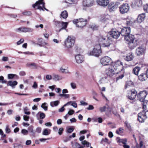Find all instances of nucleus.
Segmentation results:
<instances>
[{"label":"nucleus","mask_w":148,"mask_h":148,"mask_svg":"<svg viewBox=\"0 0 148 148\" xmlns=\"http://www.w3.org/2000/svg\"><path fill=\"white\" fill-rule=\"evenodd\" d=\"M81 144L84 145H86L87 147H89L90 145V143L86 140L82 141Z\"/></svg>","instance_id":"37"},{"label":"nucleus","mask_w":148,"mask_h":148,"mask_svg":"<svg viewBox=\"0 0 148 148\" xmlns=\"http://www.w3.org/2000/svg\"><path fill=\"white\" fill-rule=\"evenodd\" d=\"M145 17V13H142L139 15L137 19V20L134 21L137 22V23H140L142 22L144 20Z\"/></svg>","instance_id":"18"},{"label":"nucleus","mask_w":148,"mask_h":148,"mask_svg":"<svg viewBox=\"0 0 148 148\" xmlns=\"http://www.w3.org/2000/svg\"><path fill=\"white\" fill-rule=\"evenodd\" d=\"M47 104L46 103H42L41 105V107L43 108L45 111H47V107L46 106Z\"/></svg>","instance_id":"42"},{"label":"nucleus","mask_w":148,"mask_h":148,"mask_svg":"<svg viewBox=\"0 0 148 148\" xmlns=\"http://www.w3.org/2000/svg\"><path fill=\"white\" fill-rule=\"evenodd\" d=\"M43 0H39L38 1L36 2L33 5V7L35 8L36 7H37V9L39 10H44L42 7L46 10L48 11V10L46 9L44 7L45 3L43 2Z\"/></svg>","instance_id":"6"},{"label":"nucleus","mask_w":148,"mask_h":148,"mask_svg":"<svg viewBox=\"0 0 148 148\" xmlns=\"http://www.w3.org/2000/svg\"><path fill=\"white\" fill-rule=\"evenodd\" d=\"M29 130L30 133V135L34 137L36 136V132L34 130V127L32 126H31L29 127Z\"/></svg>","instance_id":"26"},{"label":"nucleus","mask_w":148,"mask_h":148,"mask_svg":"<svg viewBox=\"0 0 148 148\" xmlns=\"http://www.w3.org/2000/svg\"><path fill=\"white\" fill-rule=\"evenodd\" d=\"M63 130H64V129L63 128H62V127L60 128L59 129V131L58 132V134L59 135H61L62 134V132L63 131Z\"/></svg>","instance_id":"62"},{"label":"nucleus","mask_w":148,"mask_h":148,"mask_svg":"<svg viewBox=\"0 0 148 148\" xmlns=\"http://www.w3.org/2000/svg\"><path fill=\"white\" fill-rule=\"evenodd\" d=\"M94 109V107L92 105H90L87 108V109L88 110H93Z\"/></svg>","instance_id":"55"},{"label":"nucleus","mask_w":148,"mask_h":148,"mask_svg":"<svg viewBox=\"0 0 148 148\" xmlns=\"http://www.w3.org/2000/svg\"><path fill=\"white\" fill-rule=\"evenodd\" d=\"M0 82H1V83L3 84L5 83L6 82V81L4 80L3 77L2 76H1L0 77Z\"/></svg>","instance_id":"53"},{"label":"nucleus","mask_w":148,"mask_h":148,"mask_svg":"<svg viewBox=\"0 0 148 148\" xmlns=\"http://www.w3.org/2000/svg\"><path fill=\"white\" fill-rule=\"evenodd\" d=\"M93 3L92 0H84L83 1V5L84 7H89L92 6Z\"/></svg>","instance_id":"17"},{"label":"nucleus","mask_w":148,"mask_h":148,"mask_svg":"<svg viewBox=\"0 0 148 148\" xmlns=\"http://www.w3.org/2000/svg\"><path fill=\"white\" fill-rule=\"evenodd\" d=\"M60 15L63 18L66 19L68 17V13L66 11L64 10L61 12Z\"/></svg>","instance_id":"28"},{"label":"nucleus","mask_w":148,"mask_h":148,"mask_svg":"<svg viewBox=\"0 0 148 148\" xmlns=\"http://www.w3.org/2000/svg\"><path fill=\"white\" fill-rule=\"evenodd\" d=\"M2 60L4 62L7 61L8 60V58L7 57L3 56L2 57Z\"/></svg>","instance_id":"64"},{"label":"nucleus","mask_w":148,"mask_h":148,"mask_svg":"<svg viewBox=\"0 0 148 148\" xmlns=\"http://www.w3.org/2000/svg\"><path fill=\"white\" fill-rule=\"evenodd\" d=\"M24 41V39L23 38H21L19 41H18L17 42L16 44L18 45H20L21 44L23 43V42Z\"/></svg>","instance_id":"54"},{"label":"nucleus","mask_w":148,"mask_h":148,"mask_svg":"<svg viewBox=\"0 0 148 148\" xmlns=\"http://www.w3.org/2000/svg\"><path fill=\"white\" fill-rule=\"evenodd\" d=\"M73 22L76 25L77 27H81L84 26L86 25L87 21L86 19L80 18L73 20Z\"/></svg>","instance_id":"5"},{"label":"nucleus","mask_w":148,"mask_h":148,"mask_svg":"<svg viewBox=\"0 0 148 148\" xmlns=\"http://www.w3.org/2000/svg\"><path fill=\"white\" fill-rule=\"evenodd\" d=\"M111 66L117 72H119V73L120 71H123V63L119 60H118L113 63Z\"/></svg>","instance_id":"4"},{"label":"nucleus","mask_w":148,"mask_h":148,"mask_svg":"<svg viewBox=\"0 0 148 148\" xmlns=\"http://www.w3.org/2000/svg\"><path fill=\"white\" fill-rule=\"evenodd\" d=\"M91 28L93 30H97L98 28V26L95 24H92L90 25Z\"/></svg>","instance_id":"46"},{"label":"nucleus","mask_w":148,"mask_h":148,"mask_svg":"<svg viewBox=\"0 0 148 148\" xmlns=\"http://www.w3.org/2000/svg\"><path fill=\"white\" fill-rule=\"evenodd\" d=\"M101 51L100 44L97 45L95 46L93 50L88 53L89 56H93L99 57L101 54Z\"/></svg>","instance_id":"2"},{"label":"nucleus","mask_w":148,"mask_h":148,"mask_svg":"<svg viewBox=\"0 0 148 148\" xmlns=\"http://www.w3.org/2000/svg\"><path fill=\"white\" fill-rule=\"evenodd\" d=\"M71 105L75 108H76L77 107V103L75 101H72Z\"/></svg>","instance_id":"58"},{"label":"nucleus","mask_w":148,"mask_h":148,"mask_svg":"<svg viewBox=\"0 0 148 148\" xmlns=\"http://www.w3.org/2000/svg\"><path fill=\"white\" fill-rule=\"evenodd\" d=\"M109 34L113 38L117 39L119 37L120 33L117 30L113 29L109 32Z\"/></svg>","instance_id":"14"},{"label":"nucleus","mask_w":148,"mask_h":148,"mask_svg":"<svg viewBox=\"0 0 148 148\" xmlns=\"http://www.w3.org/2000/svg\"><path fill=\"white\" fill-rule=\"evenodd\" d=\"M21 133L24 135H27L28 134V131L26 130L23 129L21 130Z\"/></svg>","instance_id":"49"},{"label":"nucleus","mask_w":148,"mask_h":148,"mask_svg":"<svg viewBox=\"0 0 148 148\" xmlns=\"http://www.w3.org/2000/svg\"><path fill=\"white\" fill-rule=\"evenodd\" d=\"M119 4V2H117L115 3L113 2L110 3L108 6V9L109 11L112 12L115 11L118 7V5Z\"/></svg>","instance_id":"9"},{"label":"nucleus","mask_w":148,"mask_h":148,"mask_svg":"<svg viewBox=\"0 0 148 148\" xmlns=\"http://www.w3.org/2000/svg\"><path fill=\"white\" fill-rule=\"evenodd\" d=\"M144 10L146 12L148 13V3L144 5Z\"/></svg>","instance_id":"47"},{"label":"nucleus","mask_w":148,"mask_h":148,"mask_svg":"<svg viewBox=\"0 0 148 148\" xmlns=\"http://www.w3.org/2000/svg\"><path fill=\"white\" fill-rule=\"evenodd\" d=\"M147 93L146 91L144 90L140 92L137 95L138 100L141 102H143L146 96Z\"/></svg>","instance_id":"12"},{"label":"nucleus","mask_w":148,"mask_h":148,"mask_svg":"<svg viewBox=\"0 0 148 148\" xmlns=\"http://www.w3.org/2000/svg\"><path fill=\"white\" fill-rule=\"evenodd\" d=\"M62 79V77L57 74H54L53 75V79L55 81H58Z\"/></svg>","instance_id":"32"},{"label":"nucleus","mask_w":148,"mask_h":148,"mask_svg":"<svg viewBox=\"0 0 148 148\" xmlns=\"http://www.w3.org/2000/svg\"><path fill=\"white\" fill-rule=\"evenodd\" d=\"M110 40L108 39L105 42H103L101 44L103 47H107L109 46L110 45Z\"/></svg>","instance_id":"25"},{"label":"nucleus","mask_w":148,"mask_h":148,"mask_svg":"<svg viewBox=\"0 0 148 148\" xmlns=\"http://www.w3.org/2000/svg\"><path fill=\"white\" fill-rule=\"evenodd\" d=\"M51 130H50L48 129H44L42 133V134L43 135L45 136H47L49 135L50 133Z\"/></svg>","instance_id":"34"},{"label":"nucleus","mask_w":148,"mask_h":148,"mask_svg":"<svg viewBox=\"0 0 148 148\" xmlns=\"http://www.w3.org/2000/svg\"><path fill=\"white\" fill-rule=\"evenodd\" d=\"M70 85L72 89H74L76 88L77 87L76 84L75 83L71 82L70 83Z\"/></svg>","instance_id":"50"},{"label":"nucleus","mask_w":148,"mask_h":148,"mask_svg":"<svg viewBox=\"0 0 148 148\" xmlns=\"http://www.w3.org/2000/svg\"><path fill=\"white\" fill-rule=\"evenodd\" d=\"M143 102V109L145 111H148V100H144Z\"/></svg>","instance_id":"22"},{"label":"nucleus","mask_w":148,"mask_h":148,"mask_svg":"<svg viewBox=\"0 0 148 148\" xmlns=\"http://www.w3.org/2000/svg\"><path fill=\"white\" fill-rule=\"evenodd\" d=\"M112 62V59L108 56H105L101 58L100 60L101 64L104 66L108 65Z\"/></svg>","instance_id":"7"},{"label":"nucleus","mask_w":148,"mask_h":148,"mask_svg":"<svg viewBox=\"0 0 148 148\" xmlns=\"http://www.w3.org/2000/svg\"><path fill=\"white\" fill-rule=\"evenodd\" d=\"M74 130V129L72 128H69L67 130V132L68 133H71Z\"/></svg>","instance_id":"61"},{"label":"nucleus","mask_w":148,"mask_h":148,"mask_svg":"<svg viewBox=\"0 0 148 148\" xmlns=\"http://www.w3.org/2000/svg\"><path fill=\"white\" fill-rule=\"evenodd\" d=\"M45 78L47 80H50L52 79V77L50 75H46Z\"/></svg>","instance_id":"52"},{"label":"nucleus","mask_w":148,"mask_h":148,"mask_svg":"<svg viewBox=\"0 0 148 148\" xmlns=\"http://www.w3.org/2000/svg\"><path fill=\"white\" fill-rule=\"evenodd\" d=\"M59 103V101H51L50 103V105L52 107L54 106H57Z\"/></svg>","instance_id":"35"},{"label":"nucleus","mask_w":148,"mask_h":148,"mask_svg":"<svg viewBox=\"0 0 148 148\" xmlns=\"http://www.w3.org/2000/svg\"><path fill=\"white\" fill-rule=\"evenodd\" d=\"M130 100H134L136 98L137 94L136 91L135 90H132L131 91Z\"/></svg>","instance_id":"24"},{"label":"nucleus","mask_w":148,"mask_h":148,"mask_svg":"<svg viewBox=\"0 0 148 148\" xmlns=\"http://www.w3.org/2000/svg\"><path fill=\"white\" fill-rule=\"evenodd\" d=\"M123 129L122 128L120 127L119 128V130H116V133L118 134H120L123 132Z\"/></svg>","instance_id":"43"},{"label":"nucleus","mask_w":148,"mask_h":148,"mask_svg":"<svg viewBox=\"0 0 148 148\" xmlns=\"http://www.w3.org/2000/svg\"><path fill=\"white\" fill-rule=\"evenodd\" d=\"M108 16L106 15L103 16L101 17V20L103 22L106 23V21H107L108 20Z\"/></svg>","instance_id":"38"},{"label":"nucleus","mask_w":148,"mask_h":148,"mask_svg":"<svg viewBox=\"0 0 148 148\" xmlns=\"http://www.w3.org/2000/svg\"><path fill=\"white\" fill-rule=\"evenodd\" d=\"M59 71L60 72L65 74L68 73L69 72L68 68L64 67V66H62L60 67Z\"/></svg>","instance_id":"27"},{"label":"nucleus","mask_w":148,"mask_h":148,"mask_svg":"<svg viewBox=\"0 0 148 148\" xmlns=\"http://www.w3.org/2000/svg\"><path fill=\"white\" fill-rule=\"evenodd\" d=\"M59 95L61 97H64L65 98H69L70 97V95H69L67 94H62L60 93L59 94Z\"/></svg>","instance_id":"41"},{"label":"nucleus","mask_w":148,"mask_h":148,"mask_svg":"<svg viewBox=\"0 0 148 148\" xmlns=\"http://www.w3.org/2000/svg\"><path fill=\"white\" fill-rule=\"evenodd\" d=\"M8 85L13 87L14 86L16 85L17 84V82L16 81H14L13 82L11 81H9L8 82Z\"/></svg>","instance_id":"36"},{"label":"nucleus","mask_w":148,"mask_h":148,"mask_svg":"<svg viewBox=\"0 0 148 148\" xmlns=\"http://www.w3.org/2000/svg\"><path fill=\"white\" fill-rule=\"evenodd\" d=\"M145 51V48L142 47H140L136 49V54L137 56H140L144 53Z\"/></svg>","instance_id":"19"},{"label":"nucleus","mask_w":148,"mask_h":148,"mask_svg":"<svg viewBox=\"0 0 148 148\" xmlns=\"http://www.w3.org/2000/svg\"><path fill=\"white\" fill-rule=\"evenodd\" d=\"M26 66L27 67L32 69H35L37 68V66L34 63H27V64Z\"/></svg>","instance_id":"31"},{"label":"nucleus","mask_w":148,"mask_h":148,"mask_svg":"<svg viewBox=\"0 0 148 148\" xmlns=\"http://www.w3.org/2000/svg\"><path fill=\"white\" fill-rule=\"evenodd\" d=\"M120 11L122 14H124L127 12L129 10V4L124 3L119 7Z\"/></svg>","instance_id":"10"},{"label":"nucleus","mask_w":148,"mask_h":148,"mask_svg":"<svg viewBox=\"0 0 148 148\" xmlns=\"http://www.w3.org/2000/svg\"><path fill=\"white\" fill-rule=\"evenodd\" d=\"M97 2L99 5L103 7H106L109 4V0H97Z\"/></svg>","instance_id":"16"},{"label":"nucleus","mask_w":148,"mask_h":148,"mask_svg":"<svg viewBox=\"0 0 148 148\" xmlns=\"http://www.w3.org/2000/svg\"><path fill=\"white\" fill-rule=\"evenodd\" d=\"M140 68L139 67L136 66L134 68L133 70V72L136 75H137L138 74L139 71L140 70Z\"/></svg>","instance_id":"33"},{"label":"nucleus","mask_w":148,"mask_h":148,"mask_svg":"<svg viewBox=\"0 0 148 148\" xmlns=\"http://www.w3.org/2000/svg\"><path fill=\"white\" fill-rule=\"evenodd\" d=\"M75 42V38L72 36H69L64 40V45L65 48L70 49L73 46Z\"/></svg>","instance_id":"1"},{"label":"nucleus","mask_w":148,"mask_h":148,"mask_svg":"<svg viewBox=\"0 0 148 148\" xmlns=\"http://www.w3.org/2000/svg\"><path fill=\"white\" fill-rule=\"evenodd\" d=\"M138 79L141 81L145 80L146 79L145 74L144 73H142L138 76Z\"/></svg>","instance_id":"29"},{"label":"nucleus","mask_w":148,"mask_h":148,"mask_svg":"<svg viewBox=\"0 0 148 148\" xmlns=\"http://www.w3.org/2000/svg\"><path fill=\"white\" fill-rule=\"evenodd\" d=\"M116 140L117 143L120 145L121 144L123 145L126 144L127 142V139L126 138H120L119 137L116 138Z\"/></svg>","instance_id":"21"},{"label":"nucleus","mask_w":148,"mask_h":148,"mask_svg":"<svg viewBox=\"0 0 148 148\" xmlns=\"http://www.w3.org/2000/svg\"><path fill=\"white\" fill-rule=\"evenodd\" d=\"M109 106L108 105L106 104V106H103V107H101L100 108V110L101 112H104L105 111L106 108H108Z\"/></svg>","instance_id":"39"},{"label":"nucleus","mask_w":148,"mask_h":148,"mask_svg":"<svg viewBox=\"0 0 148 148\" xmlns=\"http://www.w3.org/2000/svg\"><path fill=\"white\" fill-rule=\"evenodd\" d=\"M68 25V23L67 22H62V27L59 29V32H60L63 29H66Z\"/></svg>","instance_id":"30"},{"label":"nucleus","mask_w":148,"mask_h":148,"mask_svg":"<svg viewBox=\"0 0 148 148\" xmlns=\"http://www.w3.org/2000/svg\"><path fill=\"white\" fill-rule=\"evenodd\" d=\"M33 31V30L32 29L25 27H19L15 29L16 32L19 33L32 32Z\"/></svg>","instance_id":"8"},{"label":"nucleus","mask_w":148,"mask_h":148,"mask_svg":"<svg viewBox=\"0 0 148 148\" xmlns=\"http://www.w3.org/2000/svg\"><path fill=\"white\" fill-rule=\"evenodd\" d=\"M28 110V109L27 107H25L23 109V110L25 113L27 115L29 114H30V112L27 111Z\"/></svg>","instance_id":"48"},{"label":"nucleus","mask_w":148,"mask_h":148,"mask_svg":"<svg viewBox=\"0 0 148 148\" xmlns=\"http://www.w3.org/2000/svg\"><path fill=\"white\" fill-rule=\"evenodd\" d=\"M106 73L107 75L110 77L113 76L114 74L119 73V72H117L116 70L114 69L111 66L106 70Z\"/></svg>","instance_id":"13"},{"label":"nucleus","mask_w":148,"mask_h":148,"mask_svg":"<svg viewBox=\"0 0 148 148\" xmlns=\"http://www.w3.org/2000/svg\"><path fill=\"white\" fill-rule=\"evenodd\" d=\"M146 111L144 110L139 113L138 114V119L140 122H143L147 118Z\"/></svg>","instance_id":"11"},{"label":"nucleus","mask_w":148,"mask_h":148,"mask_svg":"<svg viewBox=\"0 0 148 148\" xmlns=\"http://www.w3.org/2000/svg\"><path fill=\"white\" fill-rule=\"evenodd\" d=\"M80 103L81 105L83 106H86L88 105L87 103L83 101H80Z\"/></svg>","instance_id":"60"},{"label":"nucleus","mask_w":148,"mask_h":148,"mask_svg":"<svg viewBox=\"0 0 148 148\" xmlns=\"http://www.w3.org/2000/svg\"><path fill=\"white\" fill-rule=\"evenodd\" d=\"M5 130V132L7 134L10 133V130L9 128V126L8 125L6 126Z\"/></svg>","instance_id":"45"},{"label":"nucleus","mask_w":148,"mask_h":148,"mask_svg":"<svg viewBox=\"0 0 148 148\" xmlns=\"http://www.w3.org/2000/svg\"><path fill=\"white\" fill-rule=\"evenodd\" d=\"M71 143L72 144V146L73 148H78V147L80 145V144L77 143H73V141L71 142Z\"/></svg>","instance_id":"40"},{"label":"nucleus","mask_w":148,"mask_h":148,"mask_svg":"<svg viewBox=\"0 0 148 148\" xmlns=\"http://www.w3.org/2000/svg\"><path fill=\"white\" fill-rule=\"evenodd\" d=\"M75 59L77 63H80L84 61L83 56L81 55L78 54L75 55Z\"/></svg>","instance_id":"20"},{"label":"nucleus","mask_w":148,"mask_h":148,"mask_svg":"<svg viewBox=\"0 0 148 148\" xmlns=\"http://www.w3.org/2000/svg\"><path fill=\"white\" fill-rule=\"evenodd\" d=\"M130 49H132L135 47L137 45V43L136 40H134V36H130Z\"/></svg>","instance_id":"15"},{"label":"nucleus","mask_w":148,"mask_h":148,"mask_svg":"<svg viewBox=\"0 0 148 148\" xmlns=\"http://www.w3.org/2000/svg\"><path fill=\"white\" fill-rule=\"evenodd\" d=\"M130 84V82L129 81H127L125 86V89H127V88L129 87Z\"/></svg>","instance_id":"56"},{"label":"nucleus","mask_w":148,"mask_h":148,"mask_svg":"<svg viewBox=\"0 0 148 148\" xmlns=\"http://www.w3.org/2000/svg\"><path fill=\"white\" fill-rule=\"evenodd\" d=\"M108 39L107 38L106 36L104 35H101L99 39V42L100 44L104 42H105Z\"/></svg>","instance_id":"23"},{"label":"nucleus","mask_w":148,"mask_h":148,"mask_svg":"<svg viewBox=\"0 0 148 148\" xmlns=\"http://www.w3.org/2000/svg\"><path fill=\"white\" fill-rule=\"evenodd\" d=\"M123 36H125V40L128 44L130 43V27H124L121 31L120 33Z\"/></svg>","instance_id":"3"},{"label":"nucleus","mask_w":148,"mask_h":148,"mask_svg":"<svg viewBox=\"0 0 148 148\" xmlns=\"http://www.w3.org/2000/svg\"><path fill=\"white\" fill-rule=\"evenodd\" d=\"M55 91L57 93H60L61 92L62 90L60 88H56L55 89Z\"/></svg>","instance_id":"63"},{"label":"nucleus","mask_w":148,"mask_h":148,"mask_svg":"<svg viewBox=\"0 0 148 148\" xmlns=\"http://www.w3.org/2000/svg\"><path fill=\"white\" fill-rule=\"evenodd\" d=\"M42 129L41 127H38L36 128V132L38 133H40L41 132Z\"/></svg>","instance_id":"51"},{"label":"nucleus","mask_w":148,"mask_h":148,"mask_svg":"<svg viewBox=\"0 0 148 148\" xmlns=\"http://www.w3.org/2000/svg\"><path fill=\"white\" fill-rule=\"evenodd\" d=\"M38 114H39L40 117L41 119H43L45 117V115L43 113L39 112Z\"/></svg>","instance_id":"44"},{"label":"nucleus","mask_w":148,"mask_h":148,"mask_svg":"<svg viewBox=\"0 0 148 148\" xmlns=\"http://www.w3.org/2000/svg\"><path fill=\"white\" fill-rule=\"evenodd\" d=\"M74 113V111L73 110H71L69 111L67 113L69 115H72Z\"/></svg>","instance_id":"59"},{"label":"nucleus","mask_w":148,"mask_h":148,"mask_svg":"<svg viewBox=\"0 0 148 148\" xmlns=\"http://www.w3.org/2000/svg\"><path fill=\"white\" fill-rule=\"evenodd\" d=\"M38 40L39 42H41V44H45V45H47V43L43 41V39L41 38H39L38 39Z\"/></svg>","instance_id":"57"}]
</instances>
